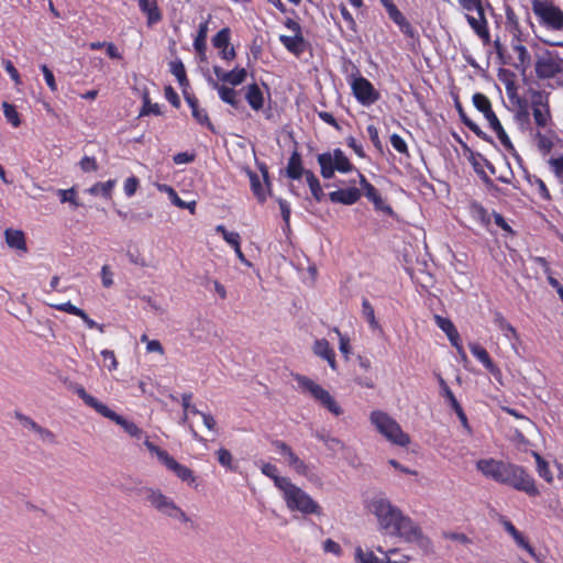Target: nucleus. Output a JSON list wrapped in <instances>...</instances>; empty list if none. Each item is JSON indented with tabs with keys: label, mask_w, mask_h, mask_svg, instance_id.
I'll use <instances>...</instances> for the list:
<instances>
[{
	"label": "nucleus",
	"mask_w": 563,
	"mask_h": 563,
	"mask_svg": "<svg viewBox=\"0 0 563 563\" xmlns=\"http://www.w3.org/2000/svg\"><path fill=\"white\" fill-rule=\"evenodd\" d=\"M498 483L523 492L530 497L540 495L534 478L522 466L517 464L506 462Z\"/></svg>",
	"instance_id": "f257e3e1"
},
{
	"label": "nucleus",
	"mask_w": 563,
	"mask_h": 563,
	"mask_svg": "<svg viewBox=\"0 0 563 563\" xmlns=\"http://www.w3.org/2000/svg\"><path fill=\"white\" fill-rule=\"evenodd\" d=\"M369 419L377 431L389 442L399 446H407L410 443V437L402 431L400 424L388 413L375 410L371 413Z\"/></svg>",
	"instance_id": "f03ea898"
},
{
	"label": "nucleus",
	"mask_w": 563,
	"mask_h": 563,
	"mask_svg": "<svg viewBox=\"0 0 563 563\" xmlns=\"http://www.w3.org/2000/svg\"><path fill=\"white\" fill-rule=\"evenodd\" d=\"M141 492L145 494L146 501L162 515L183 523L190 521L186 512L170 497L163 494L161 489L144 487Z\"/></svg>",
	"instance_id": "7ed1b4c3"
},
{
	"label": "nucleus",
	"mask_w": 563,
	"mask_h": 563,
	"mask_svg": "<svg viewBox=\"0 0 563 563\" xmlns=\"http://www.w3.org/2000/svg\"><path fill=\"white\" fill-rule=\"evenodd\" d=\"M287 507L291 511H299L303 515H317L322 514L321 506L313 500L303 489L296 486L291 482L282 492Z\"/></svg>",
	"instance_id": "20e7f679"
},
{
	"label": "nucleus",
	"mask_w": 563,
	"mask_h": 563,
	"mask_svg": "<svg viewBox=\"0 0 563 563\" xmlns=\"http://www.w3.org/2000/svg\"><path fill=\"white\" fill-rule=\"evenodd\" d=\"M389 536L404 539L406 542L417 544L426 553L432 549L431 540L426 537L421 528L408 516L402 515Z\"/></svg>",
	"instance_id": "39448f33"
},
{
	"label": "nucleus",
	"mask_w": 563,
	"mask_h": 563,
	"mask_svg": "<svg viewBox=\"0 0 563 563\" xmlns=\"http://www.w3.org/2000/svg\"><path fill=\"white\" fill-rule=\"evenodd\" d=\"M369 509L376 516L380 530H384L387 534L391 533L399 518L404 515L398 507L384 497L373 498Z\"/></svg>",
	"instance_id": "423d86ee"
},
{
	"label": "nucleus",
	"mask_w": 563,
	"mask_h": 563,
	"mask_svg": "<svg viewBox=\"0 0 563 563\" xmlns=\"http://www.w3.org/2000/svg\"><path fill=\"white\" fill-rule=\"evenodd\" d=\"M294 379L297 382L301 391L309 393L316 401L328 409L331 413L336 417L343 413L342 408L330 393L316 382L301 374H294Z\"/></svg>",
	"instance_id": "0eeeda50"
},
{
	"label": "nucleus",
	"mask_w": 563,
	"mask_h": 563,
	"mask_svg": "<svg viewBox=\"0 0 563 563\" xmlns=\"http://www.w3.org/2000/svg\"><path fill=\"white\" fill-rule=\"evenodd\" d=\"M317 161L320 165L321 176L324 179L332 178L335 170L345 174L354 169L353 164L341 148H334L332 153H321L317 156Z\"/></svg>",
	"instance_id": "6e6552de"
},
{
	"label": "nucleus",
	"mask_w": 563,
	"mask_h": 563,
	"mask_svg": "<svg viewBox=\"0 0 563 563\" xmlns=\"http://www.w3.org/2000/svg\"><path fill=\"white\" fill-rule=\"evenodd\" d=\"M144 444L147 450L155 454L158 461L164 464L167 470L172 471L179 479L188 484L195 483L196 477L189 467L178 463L173 456L168 454L167 451L155 445L153 442L145 440Z\"/></svg>",
	"instance_id": "1a4fd4ad"
},
{
	"label": "nucleus",
	"mask_w": 563,
	"mask_h": 563,
	"mask_svg": "<svg viewBox=\"0 0 563 563\" xmlns=\"http://www.w3.org/2000/svg\"><path fill=\"white\" fill-rule=\"evenodd\" d=\"M355 70L358 76L351 81L353 96L362 106L368 107L379 100L380 93L368 79L360 75L357 68Z\"/></svg>",
	"instance_id": "9d476101"
},
{
	"label": "nucleus",
	"mask_w": 563,
	"mask_h": 563,
	"mask_svg": "<svg viewBox=\"0 0 563 563\" xmlns=\"http://www.w3.org/2000/svg\"><path fill=\"white\" fill-rule=\"evenodd\" d=\"M506 89L510 101L518 107L515 120L521 131H527L531 125L528 102L517 95L512 82L507 84Z\"/></svg>",
	"instance_id": "9b49d317"
},
{
	"label": "nucleus",
	"mask_w": 563,
	"mask_h": 563,
	"mask_svg": "<svg viewBox=\"0 0 563 563\" xmlns=\"http://www.w3.org/2000/svg\"><path fill=\"white\" fill-rule=\"evenodd\" d=\"M360 178V185L364 190V196L374 205L375 210L382 211L387 216L393 217V208L382 198L378 190L366 179V177L357 172Z\"/></svg>",
	"instance_id": "f8f14e48"
},
{
	"label": "nucleus",
	"mask_w": 563,
	"mask_h": 563,
	"mask_svg": "<svg viewBox=\"0 0 563 563\" xmlns=\"http://www.w3.org/2000/svg\"><path fill=\"white\" fill-rule=\"evenodd\" d=\"M439 385L441 388V395L446 399L450 407L456 413L462 427L465 429V431L468 434H472L473 433L472 427L468 423L467 417H466L461 404L457 401L453 391L451 390V388L448 386V384L441 376L439 377Z\"/></svg>",
	"instance_id": "ddd939ff"
},
{
	"label": "nucleus",
	"mask_w": 563,
	"mask_h": 563,
	"mask_svg": "<svg viewBox=\"0 0 563 563\" xmlns=\"http://www.w3.org/2000/svg\"><path fill=\"white\" fill-rule=\"evenodd\" d=\"M533 10L548 25L554 30L563 29V12L559 8L542 7L540 1L534 0Z\"/></svg>",
	"instance_id": "4468645a"
},
{
	"label": "nucleus",
	"mask_w": 563,
	"mask_h": 563,
	"mask_svg": "<svg viewBox=\"0 0 563 563\" xmlns=\"http://www.w3.org/2000/svg\"><path fill=\"white\" fill-rule=\"evenodd\" d=\"M562 71L560 64H558L550 52H545L542 56H539L536 62V74L540 79L552 78Z\"/></svg>",
	"instance_id": "2eb2a0df"
},
{
	"label": "nucleus",
	"mask_w": 563,
	"mask_h": 563,
	"mask_svg": "<svg viewBox=\"0 0 563 563\" xmlns=\"http://www.w3.org/2000/svg\"><path fill=\"white\" fill-rule=\"evenodd\" d=\"M505 464L506 462L495 459H482L476 462V468L485 477L492 478L498 483L500 475H503Z\"/></svg>",
	"instance_id": "dca6fc26"
},
{
	"label": "nucleus",
	"mask_w": 563,
	"mask_h": 563,
	"mask_svg": "<svg viewBox=\"0 0 563 563\" xmlns=\"http://www.w3.org/2000/svg\"><path fill=\"white\" fill-rule=\"evenodd\" d=\"M213 73L219 80L230 84L233 87L243 84L247 77L245 68L235 67L230 71H224L220 66H213Z\"/></svg>",
	"instance_id": "f3484780"
},
{
	"label": "nucleus",
	"mask_w": 563,
	"mask_h": 563,
	"mask_svg": "<svg viewBox=\"0 0 563 563\" xmlns=\"http://www.w3.org/2000/svg\"><path fill=\"white\" fill-rule=\"evenodd\" d=\"M101 416L121 426L124 429V431L132 438L140 439L143 434L142 429H140L134 422L126 420L124 417L118 415L109 407L104 409Z\"/></svg>",
	"instance_id": "a211bd4d"
},
{
	"label": "nucleus",
	"mask_w": 563,
	"mask_h": 563,
	"mask_svg": "<svg viewBox=\"0 0 563 563\" xmlns=\"http://www.w3.org/2000/svg\"><path fill=\"white\" fill-rule=\"evenodd\" d=\"M362 192L356 187L346 189H338L329 194V199L333 203H342L345 206H352L360 200Z\"/></svg>",
	"instance_id": "6ab92c4d"
},
{
	"label": "nucleus",
	"mask_w": 563,
	"mask_h": 563,
	"mask_svg": "<svg viewBox=\"0 0 563 563\" xmlns=\"http://www.w3.org/2000/svg\"><path fill=\"white\" fill-rule=\"evenodd\" d=\"M209 85L218 90L220 99L230 104L231 107L238 109L241 104V101L238 99V91L233 88L227 87L224 85H219L216 80H213L211 77L208 78Z\"/></svg>",
	"instance_id": "aec40b11"
},
{
	"label": "nucleus",
	"mask_w": 563,
	"mask_h": 563,
	"mask_svg": "<svg viewBox=\"0 0 563 563\" xmlns=\"http://www.w3.org/2000/svg\"><path fill=\"white\" fill-rule=\"evenodd\" d=\"M279 42L285 48L296 56H300L307 46V42L302 34H294V36L280 35Z\"/></svg>",
	"instance_id": "412c9836"
},
{
	"label": "nucleus",
	"mask_w": 563,
	"mask_h": 563,
	"mask_svg": "<svg viewBox=\"0 0 563 563\" xmlns=\"http://www.w3.org/2000/svg\"><path fill=\"white\" fill-rule=\"evenodd\" d=\"M312 350L317 356L325 360L332 369H336L335 353L325 339L316 340Z\"/></svg>",
	"instance_id": "4be33fe9"
},
{
	"label": "nucleus",
	"mask_w": 563,
	"mask_h": 563,
	"mask_svg": "<svg viewBox=\"0 0 563 563\" xmlns=\"http://www.w3.org/2000/svg\"><path fill=\"white\" fill-rule=\"evenodd\" d=\"M137 2L141 12L147 18L146 23L148 26H152L162 20L163 16L156 0H137Z\"/></svg>",
	"instance_id": "5701e85b"
},
{
	"label": "nucleus",
	"mask_w": 563,
	"mask_h": 563,
	"mask_svg": "<svg viewBox=\"0 0 563 563\" xmlns=\"http://www.w3.org/2000/svg\"><path fill=\"white\" fill-rule=\"evenodd\" d=\"M310 172L309 169H305L301 162V155L294 151L288 159V164L286 167V175L288 178L292 180H298L302 176L306 177V173Z\"/></svg>",
	"instance_id": "b1692460"
},
{
	"label": "nucleus",
	"mask_w": 563,
	"mask_h": 563,
	"mask_svg": "<svg viewBox=\"0 0 563 563\" xmlns=\"http://www.w3.org/2000/svg\"><path fill=\"white\" fill-rule=\"evenodd\" d=\"M512 49L518 55V63H515L514 67L525 74L531 66V56L526 46L520 43V40L517 37V35H515L512 41Z\"/></svg>",
	"instance_id": "393cba45"
},
{
	"label": "nucleus",
	"mask_w": 563,
	"mask_h": 563,
	"mask_svg": "<svg viewBox=\"0 0 563 563\" xmlns=\"http://www.w3.org/2000/svg\"><path fill=\"white\" fill-rule=\"evenodd\" d=\"M488 122H489L490 128L496 132L500 143L506 147V150L508 152H510L517 158V161H520V156L517 154L509 136L505 132L497 115H495L494 118H490V120H488Z\"/></svg>",
	"instance_id": "a878e982"
},
{
	"label": "nucleus",
	"mask_w": 563,
	"mask_h": 563,
	"mask_svg": "<svg viewBox=\"0 0 563 563\" xmlns=\"http://www.w3.org/2000/svg\"><path fill=\"white\" fill-rule=\"evenodd\" d=\"M245 100L255 111H260L263 108L264 97L257 84H252L246 87Z\"/></svg>",
	"instance_id": "bb28decb"
},
{
	"label": "nucleus",
	"mask_w": 563,
	"mask_h": 563,
	"mask_svg": "<svg viewBox=\"0 0 563 563\" xmlns=\"http://www.w3.org/2000/svg\"><path fill=\"white\" fill-rule=\"evenodd\" d=\"M207 35H208V22L206 21V22H202L199 24L198 33L194 41L195 51L197 52V54L200 57V60H202V62L207 59V56H206Z\"/></svg>",
	"instance_id": "cd10ccee"
},
{
	"label": "nucleus",
	"mask_w": 563,
	"mask_h": 563,
	"mask_svg": "<svg viewBox=\"0 0 563 563\" xmlns=\"http://www.w3.org/2000/svg\"><path fill=\"white\" fill-rule=\"evenodd\" d=\"M261 470L264 475L274 481L275 486L282 492L290 483V479L288 477H283L278 475V470L276 465L272 463H264Z\"/></svg>",
	"instance_id": "c85d7f7f"
},
{
	"label": "nucleus",
	"mask_w": 563,
	"mask_h": 563,
	"mask_svg": "<svg viewBox=\"0 0 563 563\" xmlns=\"http://www.w3.org/2000/svg\"><path fill=\"white\" fill-rule=\"evenodd\" d=\"M74 391L88 407L95 409L100 415L108 407L100 402L96 397L88 394L81 385L75 386Z\"/></svg>",
	"instance_id": "c756f323"
},
{
	"label": "nucleus",
	"mask_w": 563,
	"mask_h": 563,
	"mask_svg": "<svg viewBox=\"0 0 563 563\" xmlns=\"http://www.w3.org/2000/svg\"><path fill=\"white\" fill-rule=\"evenodd\" d=\"M115 184V179H109L104 183L98 181L86 191L91 196H101L104 199H110Z\"/></svg>",
	"instance_id": "7c9ffc66"
},
{
	"label": "nucleus",
	"mask_w": 563,
	"mask_h": 563,
	"mask_svg": "<svg viewBox=\"0 0 563 563\" xmlns=\"http://www.w3.org/2000/svg\"><path fill=\"white\" fill-rule=\"evenodd\" d=\"M169 71L176 77L183 90H187L189 87V80L186 75L184 63L179 58H176L169 63Z\"/></svg>",
	"instance_id": "2f4dec72"
},
{
	"label": "nucleus",
	"mask_w": 563,
	"mask_h": 563,
	"mask_svg": "<svg viewBox=\"0 0 563 563\" xmlns=\"http://www.w3.org/2000/svg\"><path fill=\"white\" fill-rule=\"evenodd\" d=\"M473 104L479 112L484 114L487 121L496 115L492 109L489 99L481 92H476L473 96Z\"/></svg>",
	"instance_id": "473e14b6"
},
{
	"label": "nucleus",
	"mask_w": 563,
	"mask_h": 563,
	"mask_svg": "<svg viewBox=\"0 0 563 563\" xmlns=\"http://www.w3.org/2000/svg\"><path fill=\"white\" fill-rule=\"evenodd\" d=\"M7 244L16 250H26L25 238L22 231L7 229L4 232Z\"/></svg>",
	"instance_id": "72a5a7b5"
},
{
	"label": "nucleus",
	"mask_w": 563,
	"mask_h": 563,
	"mask_svg": "<svg viewBox=\"0 0 563 563\" xmlns=\"http://www.w3.org/2000/svg\"><path fill=\"white\" fill-rule=\"evenodd\" d=\"M494 323L499 328L500 331H503L507 339L518 340V333L516 329L506 320L501 312H494Z\"/></svg>",
	"instance_id": "f704fd0d"
},
{
	"label": "nucleus",
	"mask_w": 563,
	"mask_h": 563,
	"mask_svg": "<svg viewBox=\"0 0 563 563\" xmlns=\"http://www.w3.org/2000/svg\"><path fill=\"white\" fill-rule=\"evenodd\" d=\"M246 173L250 178L251 189L254 196L257 198L258 202H265L267 195L258 175L251 169H247Z\"/></svg>",
	"instance_id": "c9c22d12"
},
{
	"label": "nucleus",
	"mask_w": 563,
	"mask_h": 563,
	"mask_svg": "<svg viewBox=\"0 0 563 563\" xmlns=\"http://www.w3.org/2000/svg\"><path fill=\"white\" fill-rule=\"evenodd\" d=\"M314 437L318 440L322 441L325 444V446L334 453L340 452L344 449V443L340 439L331 437L325 431H317L314 433Z\"/></svg>",
	"instance_id": "e433bc0d"
},
{
	"label": "nucleus",
	"mask_w": 563,
	"mask_h": 563,
	"mask_svg": "<svg viewBox=\"0 0 563 563\" xmlns=\"http://www.w3.org/2000/svg\"><path fill=\"white\" fill-rule=\"evenodd\" d=\"M306 181L310 188L311 195L316 201L320 202L325 197L320 180L312 172L306 173Z\"/></svg>",
	"instance_id": "4c0bfd02"
},
{
	"label": "nucleus",
	"mask_w": 563,
	"mask_h": 563,
	"mask_svg": "<svg viewBox=\"0 0 563 563\" xmlns=\"http://www.w3.org/2000/svg\"><path fill=\"white\" fill-rule=\"evenodd\" d=\"M161 190H164L168 194L170 201L173 205L177 206L180 209H189L191 213L195 212L196 201L186 202L179 198L177 192L168 185H163Z\"/></svg>",
	"instance_id": "58836bf2"
},
{
	"label": "nucleus",
	"mask_w": 563,
	"mask_h": 563,
	"mask_svg": "<svg viewBox=\"0 0 563 563\" xmlns=\"http://www.w3.org/2000/svg\"><path fill=\"white\" fill-rule=\"evenodd\" d=\"M288 465L292 467L298 474L309 477L310 466L307 465L301 459H299L295 452H290L287 455Z\"/></svg>",
	"instance_id": "ea45409f"
},
{
	"label": "nucleus",
	"mask_w": 563,
	"mask_h": 563,
	"mask_svg": "<svg viewBox=\"0 0 563 563\" xmlns=\"http://www.w3.org/2000/svg\"><path fill=\"white\" fill-rule=\"evenodd\" d=\"M537 463V472L540 477H542L545 482L552 483L553 475L549 468L548 462L537 452L533 453Z\"/></svg>",
	"instance_id": "a19ab883"
},
{
	"label": "nucleus",
	"mask_w": 563,
	"mask_h": 563,
	"mask_svg": "<svg viewBox=\"0 0 563 563\" xmlns=\"http://www.w3.org/2000/svg\"><path fill=\"white\" fill-rule=\"evenodd\" d=\"M231 30L229 27L221 29L211 40L212 45L222 51L230 46Z\"/></svg>",
	"instance_id": "79ce46f5"
},
{
	"label": "nucleus",
	"mask_w": 563,
	"mask_h": 563,
	"mask_svg": "<svg viewBox=\"0 0 563 563\" xmlns=\"http://www.w3.org/2000/svg\"><path fill=\"white\" fill-rule=\"evenodd\" d=\"M362 313H363L364 318L366 319V321L368 322V324H369V327L372 329H378L379 328V323H378V321L375 318L374 308L371 305V302L367 299H365V298L362 301Z\"/></svg>",
	"instance_id": "37998d69"
},
{
	"label": "nucleus",
	"mask_w": 563,
	"mask_h": 563,
	"mask_svg": "<svg viewBox=\"0 0 563 563\" xmlns=\"http://www.w3.org/2000/svg\"><path fill=\"white\" fill-rule=\"evenodd\" d=\"M148 114L161 115L162 111L158 103H152L148 95L145 93L143 97V106L140 110L139 117H145Z\"/></svg>",
	"instance_id": "c03bdc74"
},
{
	"label": "nucleus",
	"mask_w": 563,
	"mask_h": 563,
	"mask_svg": "<svg viewBox=\"0 0 563 563\" xmlns=\"http://www.w3.org/2000/svg\"><path fill=\"white\" fill-rule=\"evenodd\" d=\"M2 108L8 122H10L14 128H18L21 124V120L15 107L4 101L2 103Z\"/></svg>",
	"instance_id": "a18cd8bd"
},
{
	"label": "nucleus",
	"mask_w": 563,
	"mask_h": 563,
	"mask_svg": "<svg viewBox=\"0 0 563 563\" xmlns=\"http://www.w3.org/2000/svg\"><path fill=\"white\" fill-rule=\"evenodd\" d=\"M57 196L59 197L62 203L69 202L75 209L80 206L79 201L77 200L76 190L74 188L58 189Z\"/></svg>",
	"instance_id": "49530a36"
},
{
	"label": "nucleus",
	"mask_w": 563,
	"mask_h": 563,
	"mask_svg": "<svg viewBox=\"0 0 563 563\" xmlns=\"http://www.w3.org/2000/svg\"><path fill=\"white\" fill-rule=\"evenodd\" d=\"M380 2L383 7L386 9L389 19L395 24L402 20V18H405V15L399 11V9L396 7L393 0H380Z\"/></svg>",
	"instance_id": "de8ad7c7"
},
{
	"label": "nucleus",
	"mask_w": 563,
	"mask_h": 563,
	"mask_svg": "<svg viewBox=\"0 0 563 563\" xmlns=\"http://www.w3.org/2000/svg\"><path fill=\"white\" fill-rule=\"evenodd\" d=\"M532 114H533L536 124L539 128H545L548 125V122L551 120V113H550V109L549 108H545V109H542V108L532 109Z\"/></svg>",
	"instance_id": "09e8293b"
},
{
	"label": "nucleus",
	"mask_w": 563,
	"mask_h": 563,
	"mask_svg": "<svg viewBox=\"0 0 563 563\" xmlns=\"http://www.w3.org/2000/svg\"><path fill=\"white\" fill-rule=\"evenodd\" d=\"M548 93L540 90H533L531 92V107L532 109L536 108H549V100H548Z\"/></svg>",
	"instance_id": "8fccbe9b"
},
{
	"label": "nucleus",
	"mask_w": 563,
	"mask_h": 563,
	"mask_svg": "<svg viewBox=\"0 0 563 563\" xmlns=\"http://www.w3.org/2000/svg\"><path fill=\"white\" fill-rule=\"evenodd\" d=\"M355 560L357 563H384L372 551L364 552L360 547L355 549Z\"/></svg>",
	"instance_id": "3c124183"
},
{
	"label": "nucleus",
	"mask_w": 563,
	"mask_h": 563,
	"mask_svg": "<svg viewBox=\"0 0 563 563\" xmlns=\"http://www.w3.org/2000/svg\"><path fill=\"white\" fill-rule=\"evenodd\" d=\"M191 113H192V117L195 118V120L199 124L206 125L211 132L216 133L214 125L210 121L208 113L205 109L198 108V109H195L194 111H191Z\"/></svg>",
	"instance_id": "603ef678"
},
{
	"label": "nucleus",
	"mask_w": 563,
	"mask_h": 563,
	"mask_svg": "<svg viewBox=\"0 0 563 563\" xmlns=\"http://www.w3.org/2000/svg\"><path fill=\"white\" fill-rule=\"evenodd\" d=\"M434 321L437 325L446 334V336H451L452 332L455 334L456 328L450 319L435 314Z\"/></svg>",
	"instance_id": "864d4df0"
},
{
	"label": "nucleus",
	"mask_w": 563,
	"mask_h": 563,
	"mask_svg": "<svg viewBox=\"0 0 563 563\" xmlns=\"http://www.w3.org/2000/svg\"><path fill=\"white\" fill-rule=\"evenodd\" d=\"M218 462L228 470H234L233 467V456L231 452L224 448H221L217 451Z\"/></svg>",
	"instance_id": "5fc2aeb1"
},
{
	"label": "nucleus",
	"mask_w": 563,
	"mask_h": 563,
	"mask_svg": "<svg viewBox=\"0 0 563 563\" xmlns=\"http://www.w3.org/2000/svg\"><path fill=\"white\" fill-rule=\"evenodd\" d=\"M504 527L505 530L514 538V540L519 547H522L527 542L522 533L518 531L517 528L510 521H505Z\"/></svg>",
	"instance_id": "6e6d98bb"
},
{
	"label": "nucleus",
	"mask_w": 563,
	"mask_h": 563,
	"mask_svg": "<svg viewBox=\"0 0 563 563\" xmlns=\"http://www.w3.org/2000/svg\"><path fill=\"white\" fill-rule=\"evenodd\" d=\"M528 180L530 184L538 186L539 195L541 198H543L545 200L551 199V195H550L544 181L541 178H539L537 176H528Z\"/></svg>",
	"instance_id": "4d7b16f0"
},
{
	"label": "nucleus",
	"mask_w": 563,
	"mask_h": 563,
	"mask_svg": "<svg viewBox=\"0 0 563 563\" xmlns=\"http://www.w3.org/2000/svg\"><path fill=\"white\" fill-rule=\"evenodd\" d=\"M390 143L391 146L400 154L409 155L408 154V146L405 140L399 134H391L390 135Z\"/></svg>",
	"instance_id": "13d9d810"
},
{
	"label": "nucleus",
	"mask_w": 563,
	"mask_h": 563,
	"mask_svg": "<svg viewBox=\"0 0 563 563\" xmlns=\"http://www.w3.org/2000/svg\"><path fill=\"white\" fill-rule=\"evenodd\" d=\"M367 133H368V136L374 145V147L379 152V153H383L384 152V147H383V143L379 139V135H378V130L375 125L371 124L367 126Z\"/></svg>",
	"instance_id": "bf43d9fd"
},
{
	"label": "nucleus",
	"mask_w": 563,
	"mask_h": 563,
	"mask_svg": "<svg viewBox=\"0 0 563 563\" xmlns=\"http://www.w3.org/2000/svg\"><path fill=\"white\" fill-rule=\"evenodd\" d=\"M15 418L23 424V427L34 431L36 433L40 424H37L32 418L21 413L20 411H15Z\"/></svg>",
	"instance_id": "052dcab7"
},
{
	"label": "nucleus",
	"mask_w": 563,
	"mask_h": 563,
	"mask_svg": "<svg viewBox=\"0 0 563 563\" xmlns=\"http://www.w3.org/2000/svg\"><path fill=\"white\" fill-rule=\"evenodd\" d=\"M79 166L82 172L89 173V172H96L98 169V164L95 157L84 156L80 162Z\"/></svg>",
	"instance_id": "680f3d73"
},
{
	"label": "nucleus",
	"mask_w": 563,
	"mask_h": 563,
	"mask_svg": "<svg viewBox=\"0 0 563 563\" xmlns=\"http://www.w3.org/2000/svg\"><path fill=\"white\" fill-rule=\"evenodd\" d=\"M139 184H140L139 178L135 176H131V177L126 178L124 181L125 195L128 197H132L136 192Z\"/></svg>",
	"instance_id": "e2e57ef3"
},
{
	"label": "nucleus",
	"mask_w": 563,
	"mask_h": 563,
	"mask_svg": "<svg viewBox=\"0 0 563 563\" xmlns=\"http://www.w3.org/2000/svg\"><path fill=\"white\" fill-rule=\"evenodd\" d=\"M482 364L484 367L496 378L497 380H500L501 378V371L500 368L493 362L490 356H487Z\"/></svg>",
	"instance_id": "0e129e2a"
},
{
	"label": "nucleus",
	"mask_w": 563,
	"mask_h": 563,
	"mask_svg": "<svg viewBox=\"0 0 563 563\" xmlns=\"http://www.w3.org/2000/svg\"><path fill=\"white\" fill-rule=\"evenodd\" d=\"M195 159H196V154L195 153H188V152L177 153L173 157V162L176 165L189 164V163H192Z\"/></svg>",
	"instance_id": "69168bd1"
},
{
	"label": "nucleus",
	"mask_w": 563,
	"mask_h": 563,
	"mask_svg": "<svg viewBox=\"0 0 563 563\" xmlns=\"http://www.w3.org/2000/svg\"><path fill=\"white\" fill-rule=\"evenodd\" d=\"M549 164L552 166L555 176L563 183V154L556 158H551Z\"/></svg>",
	"instance_id": "338daca9"
},
{
	"label": "nucleus",
	"mask_w": 563,
	"mask_h": 563,
	"mask_svg": "<svg viewBox=\"0 0 563 563\" xmlns=\"http://www.w3.org/2000/svg\"><path fill=\"white\" fill-rule=\"evenodd\" d=\"M470 351L481 363L489 356L488 352L478 343H471Z\"/></svg>",
	"instance_id": "774afa93"
}]
</instances>
